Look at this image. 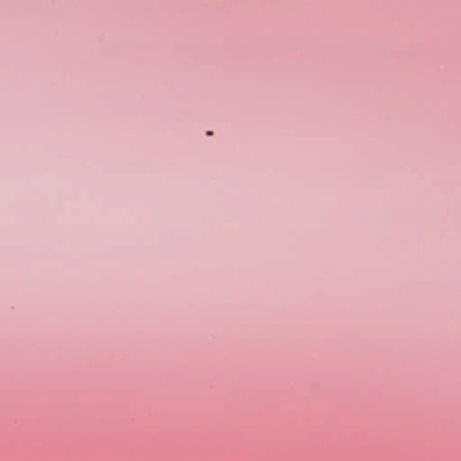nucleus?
Segmentation results:
<instances>
[{"label": "nucleus", "instance_id": "nucleus-1", "mask_svg": "<svg viewBox=\"0 0 461 461\" xmlns=\"http://www.w3.org/2000/svg\"><path fill=\"white\" fill-rule=\"evenodd\" d=\"M206 134H207V135H212V131H206Z\"/></svg>", "mask_w": 461, "mask_h": 461}]
</instances>
